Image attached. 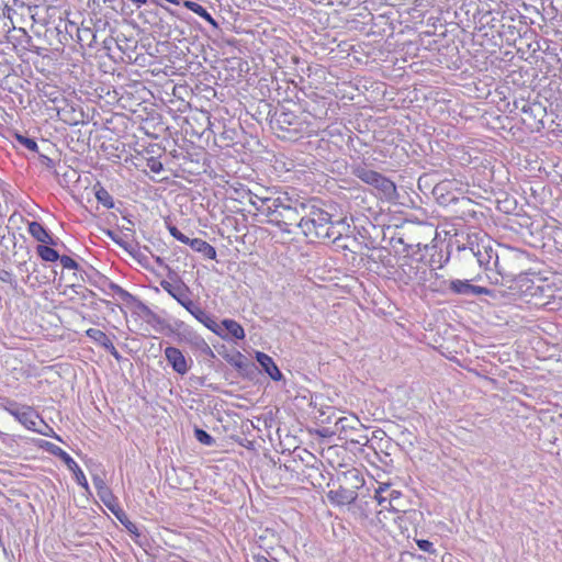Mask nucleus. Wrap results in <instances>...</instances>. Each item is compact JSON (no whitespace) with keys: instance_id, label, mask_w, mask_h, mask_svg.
I'll list each match as a JSON object with an SVG mask.
<instances>
[{"instance_id":"obj_1","label":"nucleus","mask_w":562,"mask_h":562,"mask_svg":"<svg viewBox=\"0 0 562 562\" xmlns=\"http://www.w3.org/2000/svg\"><path fill=\"white\" fill-rule=\"evenodd\" d=\"M348 228L346 220L333 221L331 215L325 210L310 202L306 205L301 231L307 238L336 243L341 238L344 231Z\"/></svg>"},{"instance_id":"obj_2","label":"nucleus","mask_w":562,"mask_h":562,"mask_svg":"<svg viewBox=\"0 0 562 562\" xmlns=\"http://www.w3.org/2000/svg\"><path fill=\"white\" fill-rule=\"evenodd\" d=\"M529 259L525 251L518 249H504L495 257V269L487 274L491 283L507 285L514 290L519 284V279L526 277V266Z\"/></svg>"},{"instance_id":"obj_3","label":"nucleus","mask_w":562,"mask_h":562,"mask_svg":"<svg viewBox=\"0 0 562 562\" xmlns=\"http://www.w3.org/2000/svg\"><path fill=\"white\" fill-rule=\"evenodd\" d=\"M274 200L276 202L270 211L268 222L285 233H293L291 226L301 229V223L304 220L308 202L290 195L288 192H280Z\"/></svg>"},{"instance_id":"obj_4","label":"nucleus","mask_w":562,"mask_h":562,"mask_svg":"<svg viewBox=\"0 0 562 562\" xmlns=\"http://www.w3.org/2000/svg\"><path fill=\"white\" fill-rule=\"evenodd\" d=\"M527 303L537 307L554 310L558 299L555 286L547 279L538 276L530 278L528 274L519 279V284L514 289Z\"/></svg>"},{"instance_id":"obj_5","label":"nucleus","mask_w":562,"mask_h":562,"mask_svg":"<svg viewBox=\"0 0 562 562\" xmlns=\"http://www.w3.org/2000/svg\"><path fill=\"white\" fill-rule=\"evenodd\" d=\"M1 407L29 430L45 436L49 435L45 429L53 431L32 406L19 404L13 400H4V402L1 403Z\"/></svg>"},{"instance_id":"obj_6","label":"nucleus","mask_w":562,"mask_h":562,"mask_svg":"<svg viewBox=\"0 0 562 562\" xmlns=\"http://www.w3.org/2000/svg\"><path fill=\"white\" fill-rule=\"evenodd\" d=\"M458 250L463 254V259L475 258L477 265L487 271V274H492L495 269V257H498L501 252H497L491 244V241H470L469 246H458Z\"/></svg>"},{"instance_id":"obj_7","label":"nucleus","mask_w":562,"mask_h":562,"mask_svg":"<svg viewBox=\"0 0 562 562\" xmlns=\"http://www.w3.org/2000/svg\"><path fill=\"white\" fill-rule=\"evenodd\" d=\"M344 480L346 483L350 484V486L340 485L337 490L329 491L327 495L328 498L337 505L353 503L358 497L357 490L363 484V479L356 469L345 472Z\"/></svg>"},{"instance_id":"obj_8","label":"nucleus","mask_w":562,"mask_h":562,"mask_svg":"<svg viewBox=\"0 0 562 562\" xmlns=\"http://www.w3.org/2000/svg\"><path fill=\"white\" fill-rule=\"evenodd\" d=\"M352 173L364 183L381 191L387 199H392L396 194V186L393 181L366 166L355 167Z\"/></svg>"},{"instance_id":"obj_9","label":"nucleus","mask_w":562,"mask_h":562,"mask_svg":"<svg viewBox=\"0 0 562 562\" xmlns=\"http://www.w3.org/2000/svg\"><path fill=\"white\" fill-rule=\"evenodd\" d=\"M471 280L454 279L447 282V290L450 293L465 296L492 295V291L484 286L470 283Z\"/></svg>"},{"instance_id":"obj_10","label":"nucleus","mask_w":562,"mask_h":562,"mask_svg":"<svg viewBox=\"0 0 562 562\" xmlns=\"http://www.w3.org/2000/svg\"><path fill=\"white\" fill-rule=\"evenodd\" d=\"M160 286L182 307L187 306V304L191 301L190 288L180 279H177L175 282L162 280L160 281Z\"/></svg>"},{"instance_id":"obj_11","label":"nucleus","mask_w":562,"mask_h":562,"mask_svg":"<svg viewBox=\"0 0 562 562\" xmlns=\"http://www.w3.org/2000/svg\"><path fill=\"white\" fill-rule=\"evenodd\" d=\"M46 446L48 447V450L52 453L60 457L65 461L66 468H68L69 470H71L74 472L77 483L80 486H82L85 490L88 491L89 490L88 481L86 479L85 473L78 465V463L67 452H65L61 448L55 446L54 443L46 442Z\"/></svg>"},{"instance_id":"obj_12","label":"nucleus","mask_w":562,"mask_h":562,"mask_svg":"<svg viewBox=\"0 0 562 562\" xmlns=\"http://www.w3.org/2000/svg\"><path fill=\"white\" fill-rule=\"evenodd\" d=\"M165 358L175 372L184 375L191 369L192 359L186 358L183 352L176 347H167L165 349Z\"/></svg>"},{"instance_id":"obj_13","label":"nucleus","mask_w":562,"mask_h":562,"mask_svg":"<svg viewBox=\"0 0 562 562\" xmlns=\"http://www.w3.org/2000/svg\"><path fill=\"white\" fill-rule=\"evenodd\" d=\"M184 308L201 324H203L211 331L216 334L220 337L222 335V327L214 321V318L209 315L199 304L194 303L192 300L184 306Z\"/></svg>"},{"instance_id":"obj_14","label":"nucleus","mask_w":562,"mask_h":562,"mask_svg":"<svg viewBox=\"0 0 562 562\" xmlns=\"http://www.w3.org/2000/svg\"><path fill=\"white\" fill-rule=\"evenodd\" d=\"M274 198L276 196L259 194L252 191H249L248 193L249 204L267 217H269L272 205L276 202Z\"/></svg>"},{"instance_id":"obj_15","label":"nucleus","mask_w":562,"mask_h":562,"mask_svg":"<svg viewBox=\"0 0 562 562\" xmlns=\"http://www.w3.org/2000/svg\"><path fill=\"white\" fill-rule=\"evenodd\" d=\"M220 326L222 327V338L224 339L232 337L234 339L240 340L245 338L244 328L234 319L225 318L222 321Z\"/></svg>"},{"instance_id":"obj_16","label":"nucleus","mask_w":562,"mask_h":562,"mask_svg":"<svg viewBox=\"0 0 562 562\" xmlns=\"http://www.w3.org/2000/svg\"><path fill=\"white\" fill-rule=\"evenodd\" d=\"M256 359L272 380L279 381L282 378L281 371L270 356L263 352H257Z\"/></svg>"},{"instance_id":"obj_17","label":"nucleus","mask_w":562,"mask_h":562,"mask_svg":"<svg viewBox=\"0 0 562 562\" xmlns=\"http://www.w3.org/2000/svg\"><path fill=\"white\" fill-rule=\"evenodd\" d=\"M27 231L30 235L42 244L56 245L49 232L38 222H31Z\"/></svg>"},{"instance_id":"obj_18","label":"nucleus","mask_w":562,"mask_h":562,"mask_svg":"<svg viewBox=\"0 0 562 562\" xmlns=\"http://www.w3.org/2000/svg\"><path fill=\"white\" fill-rule=\"evenodd\" d=\"M79 27L77 23L71 21H59L56 26L57 33L59 35V42L61 44H67L69 40L74 38V35L77 36Z\"/></svg>"},{"instance_id":"obj_19","label":"nucleus","mask_w":562,"mask_h":562,"mask_svg":"<svg viewBox=\"0 0 562 562\" xmlns=\"http://www.w3.org/2000/svg\"><path fill=\"white\" fill-rule=\"evenodd\" d=\"M186 245H189L194 251L203 255L207 259H216L215 248L203 239L189 238V241Z\"/></svg>"},{"instance_id":"obj_20","label":"nucleus","mask_w":562,"mask_h":562,"mask_svg":"<svg viewBox=\"0 0 562 562\" xmlns=\"http://www.w3.org/2000/svg\"><path fill=\"white\" fill-rule=\"evenodd\" d=\"M182 4L189 9L190 11L194 12L195 14H198L199 16H201L202 19H204L206 22H209L213 27L217 29L218 27V24L217 22L213 19V16L206 11V9L204 7H202L201 4H199L198 2L195 1H191V0H184L182 2Z\"/></svg>"},{"instance_id":"obj_21","label":"nucleus","mask_w":562,"mask_h":562,"mask_svg":"<svg viewBox=\"0 0 562 562\" xmlns=\"http://www.w3.org/2000/svg\"><path fill=\"white\" fill-rule=\"evenodd\" d=\"M77 42L80 45V47H92V45L95 42V33L94 31L89 26H80L78 34H77Z\"/></svg>"},{"instance_id":"obj_22","label":"nucleus","mask_w":562,"mask_h":562,"mask_svg":"<svg viewBox=\"0 0 562 562\" xmlns=\"http://www.w3.org/2000/svg\"><path fill=\"white\" fill-rule=\"evenodd\" d=\"M417 269L411 263L401 265L398 270L396 271L398 278L405 283L408 284L416 279Z\"/></svg>"},{"instance_id":"obj_23","label":"nucleus","mask_w":562,"mask_h":562,"mask_svg":"<svg viewBox=\"0 0 562 562\" xmlns=\"http://www.w3.org/2000/svg\"><path fill=\"white\" fill-rule=\"evenodd\" d=\"M336 427L339 431L357 430L358 427H362V424L356 416L341 417L336 422Z\"/></svg>"},{"instance_id":"obj_24","label":"nucleus","mask_w":562,"mask_h":562,"mask_svg":"<svg viewBox=\"0 0 562 562\" xmlns=\"http://www.w3.org/2000/svg\"><path fill=\"white\" fill-rule=\"evenodd\" d=\"M86 335L92 339L95 344L100 345L104 349H106L108 345L112 344L110 338L100 329L89 328L86 330Z\"/></svg>"},{"instance_id":"obj_25","label":"nucleus","mask_w":562,"mask_h":562,"mask_svg":"<svg viewBox=\"0 0 562 562\" xmlns=\"http://www.w3.org/2000/svg\"><path fill=\"white\" fill-rule=\"evenodd\" d=\"M36 252L44 261L55 262L59 259V254L52 247L46 245H38Z\"/></svg>"},{"instance_id":"obj_26","label":"nucleus","mask_w":562,"mask_h":562,"mask_svg":"<svg viewBox=\"0 0 562 562\" xmlns=\"http://www.w3.org/2000/svg\"><path fill=\"white\" fill-rule=\"evenodd\" d=\"M93 485H94V487H95L100 498L106 504V498L108 497H112V493L109 490V487L106 486V484L103 481V479H101L100 476H94L93 477Z\"/></svg>"},{"instance_id":"obj_27","label":"nucleus","mask_w":562,"mask_h":562,"mask_svg":"<svg viewBox=\"0 0 562 562\" xmlns=\"http://www.w3.org/2000/svg\"><path fill=\"white\" fill-rule=\"evenodd\" d=\"M13 137L18 142L19 145L27 148L31 151H34V153L38 151V146H37V143L35 142V139L26 137L20 133H14Z\"/></svg>"},{"instance_id":"obj_28","label":"nucleus","mask_w":562,"mask_h":562,"mask_svg":"<svg viewBox=\"0 0 562 562\" xmlns=\"http://www.w3.org/2000/svg\"><path fill=\"white\" fill-rule=\"evenodd\" d=\"M95 198L98 202L101 203L106 209L114 207L113 198L104 188H100L99 190L95 191Z\"/></svg>"},{"instance_id":"obj_29","label":"nucleus","mask_w":562,"mask_h":562,"mask_svg":"<svg viewBox=\"0 0 562 562\" xmlns=\"http://www.w3.org/2000/svg\"><path fill=\"white\" fill-rule=\"evenodd\" d=\"M194 437L199 442L209 447L215 443V439L201 428L194 429Z\"/></svg>"},{"instance_id":"obj_30","label":"nucleus","mask_w":562,"mask_h":562,"mask_svg":"<svg viewBox=\"0 0 562 562\" xmlns=\"http://www.w3.org/2000/svg\"><path fill=\"white\" fill-rule=\"evenodd\" d=\"M166 227L170 235L175 237L177 240H179L182 244H187L189 241V237H187L184 234H182L175 225H172L170 222L166 221Z\"/></svg>"},{"instance_id":"obj_31","label":"nucleus","mask_w":562,"mask_h":562,"mask_svg":"<svg viewBox=\"0 0 562 562\" xmlns=\"http://www.w3.org/2000/svg\"><path fill=\"white\" fill-rule=\"evenodd\" d=\"M189 342L202 351H209L212 353V350H211L210 346L207 345V342L199 335H195V334L192 335Z\"/></svg>"},{"instance_id":"obj_32","label":"nucleus","mask_w":562,"mask_h":562,"mask_svg":"<svg viewBox=\"0 0 562 562\" xmlns=\"http://www.w3.org/2000/svg\"><path fill=\"white\" fill-rule=\"evenodd\" d=\"M115 244H117L119 246H121L122 248H124L125 250L132 252L130 250V245L124 241L116 233L112 232V231H106L105 233Z\"/></svg>"},{"instance_id":"obj_33","label":"nucleus","mask_w":562,"mask_h":562,"mask_svg":"<svg viewBox=\"0 0 562 562\" xmlns=\"http://www.w3.org/2000/svg\"><path fill=\"white\" fill-rule=\"evenodd\" d=\"M58 260L65 269L76 270L79 267L78 263L69 256H59Z\"/></svg>"},{"instance_id":"obj_34","label":"nucleus","mask_w":562,"mask_h":562,"mask_svg":"<svg viewBox=\"0 0 562 562\" xmlns=\"http://www.w3.org/2000/svg\"><path fill=\"white\" fill-rule=\"evenodd\" d=\"M254 562H278V560L273 558L268 551H266V554H255Z\"/></svg>"},{"instance_id":"obj_35","label":"nucleus","mask_w":562,"mask_h":562,"mask_svg":"<svg viewBox=\"0 0 562 562\" xmlns=\"http://www.w3.org/2000/svg\"><path fill=\"white\" fill-rule=\"evenodd\" d=\"M416 543L422 551H425V552H434L435 551L432 542H430L428 540L420 539V540H417Z\"/></svg>"},{"instance_id":"obj_36","label":"nucleus","mask_w":562,"mask_h":562,"mask_svg":"<svg viewBox=\"0 0 562 562\" xmlns=\"http://www.w3.org/2000/svg\"><path fill=\"white\" fill-rule=\"evenodd\" d=\"M147 166L155 173H159L162 170V164L155 158H150Z\"/></svg>"},{"instance_id":"obj_37","label":"nucleus","mask_w":562,"mask_h":562,"mask_svg":"<svg viewBox=\"0 0 562 562\" xmlns=\"http://www.w3.org/2000/svg\"><path fill=\"white\" fill-rule=\"evenodd\" d=\"M38 158H40L41 164L43 166H45L46 168L53 169L55 167V161L52 158H49L48 156L40 154Z\"/></svg>"},{"instance_id":"obj_38","label":"nucleus","mask_w":562,"mask_h":562,"mask_svg":"<svg viewBox=\"0 0 562 562\" xmlns=\"http://www.w3.org/2000/svg\"><path fill=\"white\" fill-rule=\"evenodd\" d=\"M111 289L117 293L122 299H125L127 296H130V293L127 291H125L124 289H122L120 285L115 284V283H111Z\"/></svg>"},{"instance_id":"obj_39","label":"nucleus","mask_w":562,"mask_h":562,"mask_svg":"<svg viewBox=\"0 0 562 562\" xmlns=\"http://www.w3.org/2000/svg\"><path fill=\"white\" fill-rule=\"evenodd\" d=\"M0 280L7 283H12L13 276L10 271L1 270L0 271Z\"/></svg>"},{"instance_id":"obj_40","label":"nucleus","mask_w":562,"mask_h":562,"mask_svg":"<svg viewBox=\"0 0 562 562\" xmlns=\"http://www.w3.org/2000/svg\"><path fill=\"white\" fill-rule=\"evenodd\" d=\"M105 350L109 351L115 358V360H117V361L122 360L121 353L116 350V348L114 347L113 344L108 345Z\"/></svg>"},{"instance_id":"obj_41","label":"nucleus","mask_w":562,"mask_h":562,"mask_svg":"<svg viewBox=\"0 0 562 562\" xmlns=\"http://www.w3.org/2000/svg\"><path fill=\"white\" fill-rule=\"evenodd\" d=\"M115 515L120 519V521L122 524H124V526L127 528L128 531L134 532V533L136 532L137 528H136L135 524L131 522L130 520L124 522V520L121 518V516L117 513H115Z\"/></svg>"},{"instance_id":"obj_42","label":"nucleus","mask_w":562,"mask_h":562,"mask_svg":"<svg viewBox=\"0 0 562 562\" xmlns=\"http://www.w3.org/2000/svg\"><path fill=\"white\" fill-rule=\"evenodd\" d=\"M384 487H379L375 491V498L380 505H382L386 499L382 496V492L384 491Z\"/></svg>"},{"instance_id":"obj_43","label":"nucleus","mask_w":562,"mask_h":562,"mask_svg":"<svg viewBox=\"0 0 562 562\" xmlns=\"http://www.w3.org/2000/svg\"><path fill=\"white\" fill-rule=\"evenodd\" d=\"M451 184V181H442L441 183H439L437 187H436V191H443V190H447Z\"/></svg>"},{"instance_id":"obj_44","label":"nucleus","mask_w":562,"mask_h":562,"mask_svg":"<svg viewBox=\"0 0 562 562\" xmlns=\"http://www.w3.org/2000/svg\"><path fill=\"white\" fill-rule=\"evenodd\" d=\"M521 110H522V112L527 113L529 110H531V106L525 104Z\"/></svg>"},{"instance_id":"obj_45","label":"nucleus","mask_w":562,"mask_h":562,"mask_svg":"<svg viewBox=\"0 0 562 562\" xmlns=\"http://www.w3.org/2000/svg\"><path fill=\"white\" fill-rule=\"evenodd\" d=\"M266 193H267L266 195H270L269 193H271V192H270V190H269V189H266ZM279 193H280V192H278V193H277V192H273V194H271V195H272V196H277Z\"/></svg>"},{"instance_id":"obj_46","label":"nucleus","mask_w":562,"mask_h":562,"mask_svg":"<svg viewBox=\"0 0 562 562\" xmlns=\"http://www.w3.org/2000/svg\"><path fill=\"white\" fill-rule=\"evenodd\" d=\"M560 418L562 419V413L560 414Z\"/></svg>"}]
</instances>
